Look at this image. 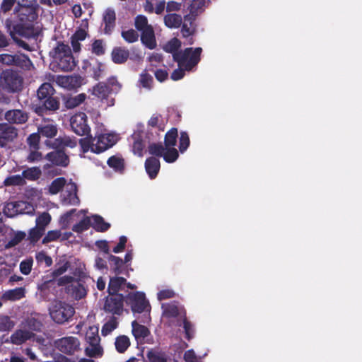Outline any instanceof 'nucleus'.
Listing matches in <instances>:
<instances>
[{"label": "nucleus", "instance_id": "nucleus-54", "mask_svg": "<svg viewBox=\"0 0 362 362\" xmlns=\"http://www.w3.org/2000/svg\"><path fill=\"white\" fill-rule=\"evenodd\" d=\"M134 26L136 29L140 32L148 28H152V25L148 23L147 18L144 15H138L136 16L134 19Z\"/></svg>", "mask_w": 362, "mask_h": 362}, {"label": "nucleus", "instance_id": "nucleus-50", "mask_svg": "<svg viewBox=\"0 0 362 362\" xmlns=\"http://www.w3.org/2000/svg\"><path fill=\"white\" fill-rule=\"evenodd\" d=\"M139 82L143 88L151 90L153 87V78L151 74L144 71L140 74Z\"/></svg>", "mask_w": 362, "mask_h": 362}, {"label": "nucleus", "instance_id": "nucleus-43", "mask_svg": "<svg viewBox=\"0 0 362 362\" xmlns=\"http://www.w3.org/2000/svg\"><path fill=\"white\" fill-rule=\"evenodd\" d=\"M91 226L90 218L88 216L84 217L78 223L72 226V230L77 233H81L87 230Z\"/></svg>", "mask_w": 362, "mask_h": 362}, {"label": "nucleus", "instance_id": "nucleus-52", "mask_svg": "<svg viewBox=\"0 0 362 362\" xmlns=\"http://www.w3.org/2000/svg\"><path fill=\"white\" fill-rule=\"evenodd\" d=\"M86 341L90 345H97L100 343V338L97 329L90 327L86 334Z\"/></svg>", "mask_w": 362, "mask_h": 362}, {"label": "nucleus", "instance_id": "nucleus-60", "mask_svg": "<svg viewBox=\"0 0 362 362\" xmlns=\"http://www.w3.org/2000/svg\"><path fill=\"white\" fill-rule=\"evenodd\" d=\"M51 219L50 214L47 212H44L37 217L35 226L42 228L45 230L46 226L50 223Z\"/></svg>", "mask_w": 362, "mask_h": 362}, {"label": "nucleus", "instance_id": "nucleus-20", "mask_svg": "<svg viewBox=\"0 0 362 362\" xmlns=\"http://www.w3.org/2000/svg\"><path fill=\"white\" fill-rule=\"evenodd\" d=\"M67 292L70 293L76 300H80L87 295V289L84 286V282L81 279L75 280L74 282L66 288Z\"/></svg>", "mask_w": 362, "mask_h": 362}, {"label": "nucleus", "instance_id": "nucleus-9", "mask_svg": "<svg viewBox=\"0 0 362 362\" xmlns=\"http://www.w3.org/2000/svg\"><path fill=\"white\" fill-rule=\"evenodd\" d=\"M70 126L72 131L78 136H88L90 133L88 117L84 112H78L71 116Z\"/></svg>", "mask_w": 362, "mask_h": 362}, {"label": "nucleus", "instance_id": "nucleus-45", "mask_svg": "<svg viewBox=\"0 0 362 362\" xmlns=\"http://www.w3.org/2000/svg\"><path fill=\"white\" fill-rule=\"evenodd\" d=\"M149 362H167L168 356L165 352L151 350L147 354Z\"/></svg>", "mask_w": 362, "mask_h": 362}, {"label": "nucleus", "instance_id": "nucleus-35", "mask_svg": "<svg viewBox=\"0 0 362 362\" xmlns=\"http://www.w3.org/2000/svg\"><path fill=\"white\" fill-rule=\"evenodd\" d=\"M164 23L169 28H177L182 25V18L179 14L170 13L165 16Z\"/></svg>", "mask_w": 362, "mask_h": 362}, {"label": "nucleus", "instance_id": "nucleus-2", "mask_svg": "<svg viewBox=\"0 0 362 362\" xmlns=\"http://www.w3.org/2000/svg\"><path fill=\"white\" fill-rule=\"evenodd\" d=\"M23 74L20 71L8 68L0 72V86L7 93L21 92L23 88Z\"/></svg>", "mask_w": 362, "mask_h": 362}, {"label": "nucleus", "instance_id": "nucleus-19", "mask_svg": "<svg viewBox=\"0 0 362 362\" xmlns=\"http://www.w3.org/2000/svg\"><path fill=\"white\" fill-rule=\"evenodd\" d=\"M80 199L77 195V186L75 183H71L62 195V204L63 205H78Z\"/></svg>", "mask_w": 362, "mask_h": 362}, {"label": "nucleus", "instance_id": "nucleus-11", "mask_svg": "<svg viewBox=\"0 0 362 362\" xmlns=\"http://www.w3.org/2000/svg\"><path fill=\"white\" fill-rule=\"evenodd\" d=\"M55 347L62 353L73 355L80 349V341L75 337H64L54 341Z\"/></svg>", "mask_w": 362, "mask_h": 362}, {"label": "nucleus", "instance_id": "nucleus-55", "mask_svg": "<svg viewBox=\"0 0 362 362\" xmlns=\"http://www.w3.org/2000/svg\"><path fill=\"white\" fill-rule=\"evenodd\" d=\"M148 152L154 157H163L165 148L161 143H152L148 145Z\"/></svg>", "mask_w": 362, "mask_h": 362}, {"label": "nucleus", "instance_id": "nucleus-61", "mask_svg": "<svg viewBox=\"0 0 362 362\" xmlns=\"http://www.w3.org/2000/svg\"><path fill=\"white\" fill-rule=\"evenodd\" d=\"M190 144V140L188 134L186 132H181L179 139V150L182 153H184Z\"/></svg>", "mask_w": 362, "mask_h": 362}, {"label": "nucleus", "instance_id": "nucleus-47", "mask_svg": "<svg viewBox=\"0 0 362 362\" xmlns=\"http://www.w3.org/2000/svg\"><path fill=\"white\" fill-rule=\"evenodd\" d=\"M163 314L167 317H177L179 315V308L175 303L163 304Z\"/></svg>", "mask_w": 362, "mask_h": 362}, {"label": "nucleus", "instance_id": "nucleus-57", "mask_svg": "<svg viewBox=\"0 0 362 362\" xmlns=\"http://www.w3.org/2000/svg\"><path fill=\"white\" fill-rule=\"evenodd\" d=\"M183 329L185 331V337L190 341L194 336V325L189 322L186 317L183 319Z\"/></svg>", "mask_w": 362, "mask_h": 362}, {"label": "nucleus", "instance_id": "nucleus-56", "mask_svg": "<svg viewBox=\"0 0 362 362\" xmlns=\"http://www.w3.org/2000/svg\"><path fill=\"white\" fill-rule=\"evenodd\" d=\"M25 184V181L22 175H11L6 177L4 180V185L6 186L23 185Z\"/></svg>", "mask_w": 362, "mask_h": 362}, {"label": "nucleus", "instance_id": "nucleus-28", "mask_svg": "<svg viewBox=\"0 0 362 362\" xmlns=\"http://www.w3.org/2000/svg\"><path fill=\"white\" fill-rule=\"evenodd\" d=\"M108 261L110 263V270L116 276L123 274L124 271V264L123 259L119 257L109 255Z\"/></svg>", "mask_w": 362, "mask_h": 362}, {"label": "nucleus", "instance_id": "nucleus-48", "mask_svg": "<svg viewBox=\"0 0 362 362\" xmlns=\"http://www.w3.org/2000/svg\"><path fill=\"white\" fill-rule=\"evenodd\" d=\"M45 230L44 228L35 226L34 228L29 230L28 240L33 243H36L42 237V235L45 234Z\"/></svg>", "mask_w": 362, "mask_h": 362}, {"label": "nucleus", "instance_id": "nucleus-41", "mask_svg": "<svg viewBox=\"0 0 362 362\" xmlns=\"http://www.w3.org/2000/svg\"><path fill=\"white\" fill-rule=\"evenodd\" d=\"M25 233L23 231H18L12 234L9 240L6 243L5 248L9 249L18 245L25 238Z\"/></svg>", "mask_w": 362, "mask_h": 362}, {"label": "nucleus", "instance_id": "nucleus-31", "mask_svg": "<svg viewBox=\"0 0 362 362\" xmlns=\"http://www.w3.org/2000/svg\"><path fill=\"white\" fill-rule=\"evenodd\" d=\"M93 221L91 226L97 231L100 233L106 232L110 228V224L105 222L104 218L98 214L91 216Z\"/></svg>", "mask_w": 362, "mask_h": 362}, {"label": "nucleus", "instance_id": "nucleus-53", "mask_svg": "<svg viewBox=\"0 0 362 362\" xmlns=\"http://www.w3.org/2000/svg\"><path fill=\"white\" fill-rule=\"evenodd\" d=\"M95 138L89 136L79 139V144L81 147L83 153H87L88 151H92L93 147L95 146Z\"/></svg>", "mask_w": 362, "mask_h": 362}, {"label": "nucleus", "instance_id": "nucleus-15", "mask_svg": "<svg viewBox=\"0 0 362 362\" xmlns=\"http://www.w3.org/2000/svg\"><path fill=\"white\" fill-rule=\"evenodd\" d=\"M53 149L46 155L45 158L57 166L67 167L70 160L66 151L59 148Z\"/></svg>", "mask_w": 362, "mask_h": 362}, {"label": "nucleus", "instance_id": "nucleus-12", "mask_svg": "<svg viewBox=\"0 0 362 362\" xmlns=\"http://www.w3.org/2000/svg\"><path fill=\"white\" fill-rule=\"evenodd\" d=\"M5 26L8 32H9V34L13 41L16 42V44L23 48L24 49L27 51H31L32 49L30 48V45L23 41V40H21L18 38L16 35H19L21 36H24L26 34V30L25 28H23L21 25H13V21L10 18H7L5 21Z\"/></svg>", "mask_w": 362, "mask_h": 362}, {"label": "nucleus", "instance_id": "nucleus-33", "mask_svg": "<svg viewBox=\"0 0 362 362\" xmlns=\"http://www.w3.org/2000/svg\"><path fill=\"white\" fill-rule=\"evenodd\" d=\"M86 99V95L85 93L69 96L64 98V105L67 109H73L82 104Z\"/></svg>", "mask_w": 362, "mask_h": 362}, {"label": "nucleus", "instance_id": "nucleus-49", "mask_svg": "<svg viewBox=\"0 0 362 362\" xmlns=\"http://www.w3.org/2000/svg\"><path fill=\"white\" fill-rule=\"evenodd\" d=\"M103 353L102 347L100 346V344L97 345H90L85 349V354L87 356L90 358H98L102 356Z\"/></svg>", "mask_w": 362, "mask_h": 362}, {"label": "nucleus", "instance_id": "nucleus-26", "mask_svg": "<svg viewBox=\"0 0 362 362\" xmlns=\"http://www.w3.org/2000/svg\"><path fill=\"white\" fill-rule=\"evenodd\" d=\"M141 42L148 49H153L156 47V41L153 27L141 31Z\"/></svg>", "mask_w": 362, "mask_h": 362}, {"label": "nucleus", "instance_id": "nucleus-44", "mask_svg": "<svg viewBox=\"0 0 362 362\" xmlns=\"http://www.w3.org/2000/svg\"><path fill=\"white\" fill-rule=\"evenodd\" d=\"M66 182V179L63 177L54 180L49 187V193L52 194H57L59 193L64 187Z\"/></svg>", "mask_w": 362, "mask_h": 362}, {"label": "nucleus", "instance_id": "nucleus-36", "mask_svg": "<svg viewBox=\"0 0 362 362\" xmlns=\"http://www.w3.org/2000/svg\"><path fill=\"white\" fill-rule=\"evenodd\" d=\"M107 163L110 168L114 169L116 172L123 173L124 171V160L122 158L112 156L108 158Z\"/></svg>", "mask_w": 362, "mask_h": 362}, {"label": "nucleus", "instance_id": "nucleus-1", "mask_svg": "<svg viewBox=\"0 0 362 362\" xmlns=\"http://www.w3.org/2000/svg\"><path fill=\"white\" fill-rule=\"evenodd\" d=\"M16 3L14 14L17 18V23L15 25H21L27 30L32 27L33 23L38 17L37 6L31 0H17Z\"/></svg>", "mask_w": 362, "mask_h": 362}, {"label": "nucleus", "instance_id": "nucleus-25", "mask_svg": "<svg viewBox=\"0 0 362 362\" xmlns=\"http://www.w3.org/2000/svg\"><path fill=\"white\" fill-rule=\"evenodd\" d=\"M132 334L138 343H143L145 338L150 334L149 329L144 325L139 324L136 320L132 322Z\"/></svg>", "mask_w": 362, "mask_h": 362}, {"label": "nucleus", "instance_id": "nucleus-16", "mask_svg": "<svg viewBox=\"0 0 362 362\" xmlns=\"http://www.w3.org/2000/svg\"><path fill=\"white\" fill-rule=\"evenodd\" d=\"M18 136L17 129L7 123H0V146L4 147Z\"/></svg>", "mask_w": 362, "mask_h": 362}, {"label": "nucleus", "instance_id": "nucleus-17", "mask_svg": "<svg viewBox=\"0 0 362 362\" xmlns=\"http://www.w3.org/2000/svg\"><path fill=\"white\" fill-rule=\"evenodd\" d=\"M103 33L111 35L116 26V13L112 8H107L103 15Z\"/></svg>", "mask_w": 362, "mask_h": 362}, {"label": "nucleus", "instance_id": "nucleus-29", "mask_svg": "<svg viewBox=\"0 0 362 362\" xmlns=\"http://www.w3.org/2000/svg\"><path fill=\"white\" fill-rule=\"evenodd\" d=\"M33 333L28 330L18 329L11 336V341L16 345H21L27 340L30 339Z\"/></svg>", "mask_w": 362, "mask_h": 362}, {"label": "nucleus", "instance_id": "nucleus-58", "mask_svg": "<svg viewBox=\"0 0 362 362\" xmlns=\"http://www.w3.org/2000/svg\"><path fill=\"white\" fill-rule=\"evenodd\" d=\"M205 6V0H193L189 6V13L198 16L199 13L203 11V8Z\"/></svg>", "mask_w": 362, "mask_h": 362}, {"label": "nucleus", "instance_id": "nucleus-22", "mask_svg": "<svg viewBox=\"0 0 362 362\" xmlns=\"http://www.w3.org/2000/svg\"><path fill=\"white\" fill-rule=\"evenodd\" d=\"M129 51L125 47H115L111 52L112 62L117 64H124L129 57Z\"/></svg>", "mask_w": 362, "mask_h": 362}, {"label": "nucleus", "instance_id": "nucleus-5", "mask_svg": "<svg viewBox=\"0 0 362 362\" xmlns=\"http://www.w3.org/2000/svg\"><path fill=\"white\" fill-rule=\"evenodd\" d=\"M202 52V47H187L175 53L174 61L177 63L178 66L190 71L199 63Z\"/></svg>", "mask_w": 362, "mask_h": 362}, {"label": "nucleus", "instance_id": "nucleus-59", "mask_svg": "<svg viewBox=\"0 0 362 362\" xmlns=\"http://www.w3.org/2000/svg\"><path fill=\"white\" fill-rule=\"evenodd\" d=\"M121 35L122 38L128 43H134L139 39L138 33L134 29L122 31Z\"/></svg>", "mask_w": 362, "mask_h": 362}, {"label": "nucleus", "instance_id": "nucleus-62", "mask_svg": "<svg viewBox=\"0 0 362 362\" xmlns=\"http://www.w3.org/2000/svg\"><path fill=\"white\" fill-rule=\"evenodd\" d=\"M15 324L8 316H0V331L6 332L13 328Z\"/></svg>", "mask_w": 362, "mask_h": 362}, {"label": "nucleus", "instance_id": "nucleus-18", "mask_svg": "<svg viewBox=\"0 0 362 362\" xmlns=\"http://www.w3.org/2000/svg\"><path fill=\"white\" fill-rule=\"evenodd\" d=\"M4 118L8 122L9 124H22L28 121L29 117L26 112L19 109H14L6 111L4 115Z\"/></svg>", "mask_w": 362, "mask_h": 362}, {"label": "nucleus", "instance_id": "nucleus-63", "mask_svg": "<svg viewBox=\"0 0 362 362\" xmlns=\"http://www.w3.org/2000/svg\"><path fill=\"white\" fill-rule=\"evenodd\" d=\"M27 144L29 149L40 148V135L39 133H33L27 138Z\"/></svg>", "mask_w": 362, "mask_h": 362}, {"label": "nucleus", "instance_id": "nucleus-38", "mask_svg": "<svg viewBox=\"0 0 362 362\" xmlns=\"http://www.w3.org/2000/svg\"><path fill=\"white\" fill-rule=\"evenodd\" d=\"M131 343L129 337L126 335H120L115 339V345L117 352L123 354L129 347Z\"/></svg>", "mask_w": 362, "mask_h": 362}, {"label": "nucleus", "instance_id": "nucleus-24", "mask_svg": "<svg viewBox=\"0 0 362 362\" xmlns=\"http://www.w3.org/2000/svg\"><path fill=\"white\" fill-rule=\"evenodd\" d=\"M126 279L120 276L110 277L107 292L109 294H119V291H122L125 288Z\"/></svg>", "mask_w": 362, "mask_h": 362}, {"label": "nucleus", "instance_id": "nucleus-46", "mask_svg": "<svg viewBox=\"0 0 362 362\" xmlns=\"http://www.w3.org/2000/svg\"><path fill=\"white\" fill-rule=\"evenodd\" d=\"M48 111H56L59 109L60 103L59 99L52 95L41 100Z\"/></svg>", "mask_w": 362, "mask_h": 362}, {"label": "nucleus", "instance_id": "nucleus-8", "mask_svg": "<svg viewBox=\"0 0 362 362\" xmlns=\"http://www.w3.org/2000/svg\"><path fill=\"white\" fill-rule=\"evenodd\" d=\"M125 297L123 294H109L105 298L103 310L112 315H120L123 313Z\"/></svg>", "mask_w": 362, "mask_h": 362}, {"label": "nucleus", "instance_id": "nucleus-10", "mask_svg": "<svg viewBox=\"0 0 362 362\" xmlns=\"http://www.w3.org/2000/svg\"><path fill=\"white\" fill-rule=\"evenodd\" d=\"M197 17L193 14V12L188 13L184 16L183 23L181 28L182 36L186 39L187 44L193 45L194 40L193 35L197 32V24L195 23Z\"/></svg>", "mask_w": 362, "mask_h": 362}, {"label": "nucleus", "instance_id": "nucleus-7", "mask_svg": "<svg viewBox=\"0 0 362 362\" xmlns=\"http://www.w3.org/2000/svg\"><path fill=\"white\" fill-rule=\"evenodd\" d=\"M125 302L130 305L133 313H142L150 309V304L142 292L129 293L125 296Z\"/></svg>", "mask_w": 362, "mask_h": 362}, {"label": "nucleus", "instance_id": "nucleus-40", "mask_svg": "<svg viewBox=\"0 0 362 362\" xmlns=\"http://www.w3.org/2000/svg\"><path fill=\"white\" fill-rule=\"evenodd\" d=\"M178 136V131L175 127L171 128L165 135V146L166 148L173 147L175 146L177 142V138Z\"/></svg>", "mask_w": 362, "mask_h": 362}, {"label": "nucleus", "instance_id": "nucleus-14", "mask_svg": "<svg viewBox=\"0 0 362 362\" xmlns=\"http://www.w3.org/2000/svg\"><path fill=\"white\" fill-rule=\"evenodd\" d=\"M45 144L52 148H59L65 151L66 147L70 148H75L77 146V139L76 137L64 135L59 136L53 141H47Z\"/></svg>", "mask_w": 362, "mask_h": 362}, {"label": "nucleus", "instance_id": "nucleus-30", "mask_svg": "<svg viewBox=\"0 0 362 362\" xmlns=\"http://www.w3.org/2000/svg\"><path fill=\"white\" fill-rule=\"evenodd\" d=\"M13 66L20 67L21 69L28 71L33 66L32 61L28 55L25 54H14Z\"/></svg>", "mask_w": 362, "mask_h": 362}, {"label": "nucleus", "instance_id": "nucleus-42", "mask_svg": "<svg viewBox=\"0 0 362 362\" xmlns=\"http://www.w3.org/2000/svg\"><path fill=\"white\" fill-rule=\"evenodd\" d=\"M180 47L181 42L180 40L174 37L165 45L163 49L168 53L173 54V57L174 58V54L180 52L179 49Z\"/></svg>", "mask_w": 362, "mask_h": 362}, {"label": "nucleus", "instance_id": "nucleus-34", "mask_svg": "<svg viewBox=\"0 0 362 362\" xmlns=\"http://www.w3.org/2000/svg\"><path fill=\"white\" fill-rule=\"evenodd\" d=\"M55 90L50 83H43L37 89V95L38 99L41 101L52 95H54Z\"/></svg>", "mask_w": 362, "mask_h": 362}, {"label": "nucleus", "instance_id": "nucleus-3", "mask_svg": "<svg viewBox=\"0 0 362 362\" xmlns=\"http://www.w3.org/2000/svg\"><path fill=\"white\" fill-rule=\"evenodd\" d=\"M53 52V57L57 62L56 71H71L74 69L76 63L68 45L58 42Z\"/></svg>", "mask_w": 362, "mask_h": 362}, {"label": "nucleus", "instance_id": "nucleus-13", "mask_svg": "<svg viewBox=\"0 0 362 362\" xmlns=\"http://www.w3.org/2000/svg\"><path fill=\"white\" fill-rule=\"evenodd\" d=\"M95 146L92 148V152L100 153L113 146L116 142V136L112 134H100L95 136Z\"/></svg>", "mask_w": 362, "mask_h": 362}, {"label": "nucleus", "instance_id": "nucleus-64", "mask_svg": "<svg viewBox=\"0 0 362 362\" xmlns=\"http://www.w3.org/2000/svg\"><path fill=\"white\" fill-rule=\"evenodd\" d=\"M62 234L60 230H54L47 232V235L43 238L42 243L47 244L50 242L55 241L61 237Z\"/></svg>", "mask_w": 362, "mask_h": 362}, {"label": "nucleus", "instance_id": "nucleus-32", "mask_svg": "<svg viewBox=\"0 0 362 362\" xmlns=\"http://www.w3.org/2000/svg\"><path fill=\"white\" fill-rule=\"evenodd\" d=\"M23 297H25V288L23 287L8 290L2 295L3 300L11 301L18 300Z\"/></svg>", "mask_w": 362, "mask_h": 362}, {"label": "nucleus", "instance_id": "nucleus-21", "mask_svg": "<svg viewBox=\"0 0 362 362\" xmlns=\"http://www.w3.org/2000/svg\"><path fill=\"white\" fill-rule=\"evenodd\" d=\"M69 267V262H66L64 263L62 266L59 267L58 268L55 269L52 273L51 275L52 276V279L45 281L42 285H41V290H46L49 289L52 286H55L56 284V280L55 279L60 275L65 273L68 268Z\"/></svg>", "mask_w": 362, "mask_h": 362}, {"label": "nucleus", "instance_id": "nucleus-51", "mask_svg": "<svg viewBox=\"0 0 362 362\" xmlns=\"http://www.w3.org/2000/svg\"><path fill=\"white\" fill-rule=\"evenodd\" d=\"M179 153L176 148L173 147H165L163 157L166 163H171L175 162L177 159Z\"/></svg>", "mask_w": 362, "mask_h": 362}, {"label": "nucleus", "instance_id": "nucleus-4", "mask_svg": "<svg viewBox=\"0 0 362 362\" xmlns=\"http://www.w3.org/2000/svg\"><path fill=\"white\" fill-rule=\"evenodd\" d=\"M122 86L116 77H110L107 82H99L93 87V94L101 100H106L107 106L115 105V98H110L112 94H117L121 89Z\"/></svg>", "mask_w": 362, "mask_h": 362}, {"label": "nucleus", "instance_id": "nucleus-23", "mask_svg": "<svg viewBox=\"0 0 362 362\" xmlns=\"http://www.w3.org/2000/svg\"><path fill=\"white\" fill-rule=\"evenodd\" d=\"M160 168V164L158 158L154 156L146 158L145 161V169L151 179H154L157 177Z\"/></svg>", "mask_w": 362, "mask_h": 362}, {"label": "nucleus", "instance_id": "nucleus-27", "mask_svg": "<svg viewBox=\"0 0 362 362\" xmlns=\"http://www.w3.org/2000/svg\"><path fill=\"white\" fill-rule=\"evenodd\" d=\"M148 132L147 134H152L151 132L155 129L157 136H159L158 132H163L165 129L164 124L162 122L161 115L158 114L153 115L147 123Z\"/></svg>", "mask_w": 362, "mask_h": 362}, {"label": "nucleus", "instance_id": "nucleus-6", "mask_svg": "<svg viewBox=\"0 0 362 362\" xmlns=\"http://www.w3.org/2000/svg\"><path fill=\"white\" fill-rule=\"evenodd\" d=\"M75 313L74 308L69 304L58 301L49 309L51 318L57 324L69 321Z\"/></svg>", "mask_w": 362, "mask_h": 362}, {"label": "nucleus", "instance_id": "nucleus-37", "mask_svg": "<svg viewBox=\"0 0 362 362\" xmlns=\"http://www.w3.org/2000/svg\"><path fill=\"white\" fill-rule=\"evenodd\" d=\"M57 132V127L53 124H45L38 128L39 134L47 138H54Z\"/></svg>", "mask_w": 362, "mask_h": 362}, {"label": "nucleus", "instance_id": "nucleus-39", "mask_svg": "<svg viewBox=\"0 0 362 362\" xmlns=\"http://www.w3.org/2000/svg\"><path fill=\"white\" fill-rule=\"evenodd\" d=\"M42 175V171L39 167L28 168L22 172V175L24 180H28L35 181L38 180Z\"/></svg>", "mask_w": 362, "mask_h": 362}]
</instances>
